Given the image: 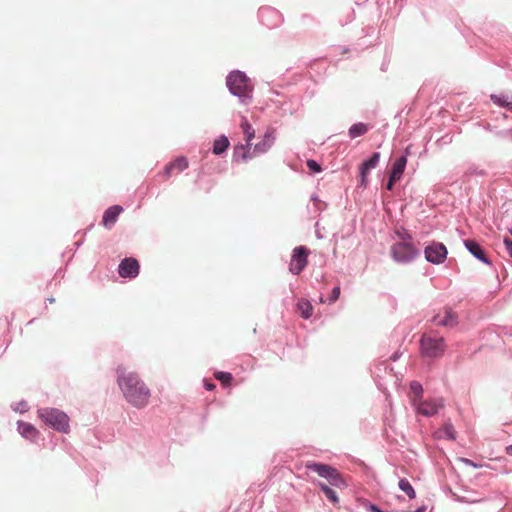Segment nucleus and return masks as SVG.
<instances>
[{"instance_id":"obj_38","label":"nucleus","mask_w":512,"mask_h":512,"mask_svg":"<svg viewBox=\"0 0 512 512\" xmlns=\"http://www.w3.org/2000/svg\"><path fill=\"white\" fill-rule=\"evenodd\" d=\"M14 411H18L20 413H25L29 410L28 403L25 400H21L16 403V406H12Z\"/></svg>"},{"instance_id":"obj_29","label":"nucleus","mask_w":512,"mask_h":512,"mask_svg":"<svg viewBox=\"0 0 512 512\" xmlns=\"http://www.w3.org/2000/svg\"><path fill=\"white\" fill-rule=\"evenodd\" d=\"M398 487L401 491H403L409 499H414L416 497V492L411 483L406 479L402 478L398 482Z\"/></svg>"},{"instance_id":"obj_18","label":"nucleus","mask_w":512,"mask_h":512,"mask_svg":"<svg viewBox=\"0 0 512 512\" xmlns=\"http://www.w3.org/2000/svg\"><path fill=\"white\" fill-rule=\"evenodd\" d=\"M306 468L317 473L319 477L327 479L335 467L327 463L312 461L306 464Z\"/></svg>"},{"instance_id":"obj_37","label":"nucleus","mask_w":512,"mask_h":512,"mask_svg":"<svg viewBox=\"0 0 512 512\" xmlns=\"http://www.w3.org/2000/svg\"><path fill=\"white\" fill-rule=\"evenodd\" d=\"M452 139H453L452 135L445 134L444 136H442L436 140V145L438 147H443L445 145L452 143Z\"/></svg>"},{"instance_id":"obj_21","label":"nucleus","mask_w":512,"mask_h":512,"mask_svg":"<svg viewBox=\"0 0 512 512\" xmlns=\"http://www.w3.org/2000/svg\"><path fill=\"white\" fill-rule=\"evenodd\" d=\"M328 481V485L338 488V489H346L348 487V483L343 477V475L339 472L337 468L333 469V472L330 473V476L326 479Z\"/></svg>"},{"instance_id":"obj_12","label":"nucleus","mask_w":512,"mask_h":512,"mask_svg":"<svg viewBox=\"0 0 512 512\" xmlns=\"http://www.w3.org/2000/svg\"><path fill=\"white\" fill-rule=\"evenodd\" d=\"M17 430L19 434L29 440L32 443H37L40 437V432L37 428L31 423L25 422L23 420H19L17 422Z\"/></svg>"},{"instance_id":"obj_2","label":"nucleus","mask_w":512,"mask_h":512,"mask_svg":"<svg viewBox=\"0 0 512 512\" xmlns=\"http://www.w3.org/2000/svg\"><path fill=\"white\" fill-rule=\"evenodd\" d=\"M225 84L229 93L237 97L240 104L249 105L252 102L254 86L246 72L239 69L230 71Z\"/></svg>"},{"instance_id":"obj_40","label":"nucleus","mask_w":512,"mask_h":512,"mask_svg":"<svg viewBox=\"0 0 512 512\" xmlns=\"http://www.w3.org/2000/svg\"><path fill=\"white\" fill-rule=\"evenodd\" d=\"M503 244L505 246V249H506L508 255L512 258V239L509 237H504Z\"/></svg>"},{"instance_id":"obj_22","label":"nucleus","mask_w":512,"mask_h":512,"mask_svg":"<svg viewBox=\"0 0 512 512\" xmlns=\"http://www.w3.org/2000/svg\"><path fill=\"white\" fill-rule=\"evenodd\" d=\"M491 101L501 107L509 110L512 112V95L508 94H491L490 95Z\"/></svg>"},{"instance_id":"obj_11","label":"nucleus","mask_w":512,"mask_h":512,"mask_svg":"<svg viewBox=\"0 0 512 512\" xmlns=\"http://www.w3.org/2000/svg\"><path fill=\"white\" fill-rule=\"evenodd\" d=\"M414 405L416 407V411L419 414H422L425 417H432L436 415L441 408L444 407V401L442 398H436L430 401H421L419 405H416L414 401Z\"/></svg>"},{"instance_id":"obj_33","label":"nucleus","mask_w":512,"mask_h":512,"mask_svg":"<svg viewBox=\"0 0 512 512\" xmlns=\"http://www.w3.org/2000/svg\"><path fill=\"white\" fill-rule=\"evenodd\" d=\"M306 166H307L308 170L310 172H312L313 174H318V173L322 172V170H323L321 164L315 159H308L306 161Z\"/></svg>"},{"instance_id":"obj_34","label":"nucleus","mask_w":512,"mask_h":512,"mask_svg":"<svg viewBox=\"0 0 512 512\" xmlns=\"http://www.w3.org/2000/svg\"><path fill=\"white\" fill-rule=\"evenodd\" d=\"M409 387H410L411 392L415 396L419 397V399L421 400L422 399V394H423V386H422V384L419 381L413 380V381L410 382Z\"/></svg>"},{"instance_id":"obj_36","label":"nucleus","mask_w":512,"mask_h":512,"mask_svg":"<svg viewBox=\"0 0 512 512\" xmlns=\"http://www.w3.org/2000/svg\"><path fill=\"white\" fill-rule=\"evenodd\" d=\"M340 291H341L340 286H335L332 288L331 293H330L329 297L327 298L328 304L331 305L339 299Z\"/></svg>"},{"instance_id":"obj_52","label":"nucleus","mask_w":512,"mask_h":512,"mask_svg":"<svg viewBox=\"0 0 512 512\" xmlns=\"http://www.w3.org/2000/svg\"><path fill=\"white\" fill-rule=\"evenodd\" d=\"M315 234H316L317 239L323 238V235L318 230H316Z\"/></svg>"},{"instance_id":"obj_8","label":"nucleus","mask_w":512,"mask_h":512,"mask_svg":"<svg viewBox=\"0 0 512 512\" xmlns=\"http://www.w3.org/2000/svg\"><path fill=\"white\" fill-rule=\"evenodd\" d=\"M260 23L269 29L279 27L283 22L282 14L274 7L262 6L258 10Z\"/></svg>"},{"instance_id":"obj_19","label":"nucleus","mask_w":512,"mask_h":512,"mask_svg":"<svg viewBox=\"0 0 512 512\" xmlns=\"http://www.w3.org/2000/svg\"><path fill=\"white\" fill-rule=\"evenodd\" d=\"M275 136L273 131H266L263 138L254 145V154L266 153L274 144Z\"/></svg>"},{"instance_id":"obj_3","label":"nucleus","mask_w":512,"mask_h":512,"mask_svg":"<svg viewBox=\"0 0 512 512\" xmlns=\"http://www.w3.org/2000/svg\"><path fill=\"white\" fill-rule=\"evenodd\" d=\"M38 416L45 425L57 432L67 434L70 431V419L68 415L58 408H41L38 410Z\"/></svg>"},{"instance_id":"obj_20","label":"nucleus","mask_w":512,"mask_h":512,"mask_svg":"<svg viewBox=\"0 0 512 512\" xmlns=\"http://www.w3.org/2000/svg\"><path fill=\"white\" fill-rule=\"evenodd\" d=\"M230 147V141L228 137L224 134L217 137L212 146V153L217 156H221L224 154L228 148Z\"/></svg>"},{"instance_id":"obj_51","label":"nucleus","mask_w":512,"mask_h":512,"mask_svg":"<svg viewBox=\"0 0 512 512\" xmlns=\"http://www.w3.org/2000/svg\"><path fill=\"white\" fill-rule=\"evenodd\" d=\"M46 301H47L49 304H52V303H54V302H55V298H54L53 296H51V297H48V298L46 299Z\"/></svg>"},{"instance_id":"obj_28","label":"nucleus","mask_w":512,"mask_h":512,"mask_svg":"<svg viewBox=\"0 0 512 512\" xmlns=\"http://www.w3.org/2000/svg\"><path fill=\"white\" fill-rule=\"evenodd\" d=\"M441 433L443 434L442 437L446 440L454 441L456 439V432L450 420L444 422Z\"/></svg>"},{"instance_id":"obj_41","label":"nucleus","mask_w":512,"mask_h":512,"mask_svg":"<svg viewBox=\"0 0 512 512\" xmlns=\"http://www.w3.org/2000/svg\"><path fill=\"white\" fill-rule=\"evenodd\" d=\"M216 388V384L212 381L204 380V389L207 391H213Z\"/></svg>"},{"instance_id":"obj_35","label":"nucleus","mask_w":512,"mask_h":512,"mask_svg":"<svg viewBox=\"0 0 512 512\" xmlns=\"http://www.w3.org/2000/svg\"><path fill=\"white\" fill-rule=\"evenodd\" d=\"M396 235L399 239H401L400 242H411L412 235L408 230H406L404 227H401L399 230H396Z\"/></svg>"},{"instance_id":"obj_32","label":"nucleus","mask_w":512,"mask_h":512,"mask_svg":"<svg viewBox=\"0 0 512 512\" xmlns=\"http://www.w3.org/2000/svg\"><path fill=\"white\" fill-rule=\"evenodd\" d=\"M370 171L364 168L363 166H359V183L358 186L361 188H366L368 185V175Z\"/></svg>"},{"instance_id":"obj_1","label":"nucleus","mask_w":512,"mask_h":512,"mask_svg":"<svg viewBox=\"0 0 512 512\" xmlns=\"http://www.w3.org/2000/svg\"><path fill=\"white\" fill-rule=\"evenodd\" d=\"M117 383L125 400L137 409L144 408L151 396L150 389L135 372L117 369Z\"/></svg>"},{"instance_id":"obj_47","label":"nucleus","mask_w":512,"mask_h":512,"mask_svg":"<svg viewBox=\"0 0 512 512\" xmlns=\"http://www.w3.org/2000/svg\"><path fill=\"white\" fill-rule=\"evenodd\" d=\"M509 132H510V130L497 131V132H496V135H497V136H505V135H507Z\"/></svg>"},{"instance_id":"obj_9","label":"nucleus","mask_w":512,"mask_h":512,"mask_svg":"<svg viewBox=\"0 0 512 512\" xmlns=\"http://www.w3.org/2000/svg\"><path fill=\"white\" fill-rule=\"evenodd\" d=\"M117 272L122 278L134 279L140 273V263L134 257H125L120 261Z\"/></svg>"},{"instance_id":"obj_5","label":"nucleus","mask_w":512,"mask_h":512,"mask_svg":"<svg viewBox=\"0 0 512 512\" xmlns=\"http://www.w3.org/2000/svg\"><path fill=\"white\" fill-rule=\"evenodd\" d=\"M420 255V250L411 242H397L391 246V257L399 264H408Z\"/></svg>"},{"instance_id":"obj_31","label":"nucleus","mask_w":512,"mask_h":512,"mask_svg":"<svg viewBox=\"0 0 512 512\" xmlns=\"http://www.w3.org/2000/svg\"><path fill=\"white\" fill-rule=\"evenodd\" d=\"M215 378L221 382V384L225 387L229 386L233 380V376L230 372L227 371H217L215 373Z\"/></svg>"},{"instance_id":"obj_44","label":"nucleus","mask_w":512,"mask_h":512,"mask_svg":"<svg viewBox=\"0 0 512 512\" xmlns=\"http://www.w3.org/2000/svg\"><path fill=\"white\" fill-rule=\"evenodd\" d=\"M462 460H463V462H464V463H466V464H467V465H469V466H472V467H475V468L479 467V465H478V464L474 463V462H473L472 460H470V459L464 458V459H462Z\"/></svg>"},{"instance_id":"obj_10","label":"nucleus","mask_w":512,"mask_h":512,"mask_svg":"<svg viewBox=\"0 0 512 512\" xmlns=\"http://www.w3.org/2000/svg\"><path fill=\"white\" fill-rule=\"evenodd\" d=\"M463 244L467 251L479 262L487 265L492 266V261L487 255V251L485 248L476 240L474 239H464Z\"/></svg>"},{"instance_id":"obj_50","label":"nucleus","mask_w":512,"mask_h":512,"mask_svg":"<svg viewBox=\"0 0 512 512\" xmlns=\"http://www.w3.org/2000/svg\"><path fill=\"white\" fill-rule=\"evenodd\" d=\"M310 199H311L312 201H314V202H319V201H320L319 197H318L316 194H312V195H311V197H310Z\"/></svg>"},{"instance_id":"obj_16","label":"nucleus","mask_w":512,"mask_h":512,"mask_svg":"<svg viewBox=\"0 0 512 512\" xmlns=\"http://www.w3.org/2000/svg\"><path fill=\"white\" fill-rule=\"evenodd\" d=\"M313 484L325 496L329 503H331L334 507H339L340 499L337 492L333 489L332 486H329L328 484L319 480L314 481Z\"/></svg>"},{"instance_id":"obj_39","label":"nucleus","mask_w":512,"mask_h":512,"mask_svg":"<svg viewBox=\"0 0 512 512\" xmlns=\"http://www.w3.org/2000/svg\"><path fill=\"white\" fill-rule=\"evenodd\" d=\"M399 180H400L399 178H392V175L389 174V177H388V180L386 182L385 188L388 191H392L394 189L395 183L398 182Z\"/></svg>"},{"instance_id":"obj_49","label":"nucleus","mask_w":512,"mask_h":512,"mask_svg":"<svg viewBox=\"0 0 512 512\" xmlns=\"http://www.w3.org/2000/svg\"><path fill=\"white\" fill-rule=\"evenodd\" d=\"M425 510H426V506L422 505L411 512H424Z\"/></svg>"},{"instance_id":"obj_25","label":"nucleus","mask_w":512,"mask_h":512,"mask_svg":"<svg viewBox=\"0 0 512 512\" xmlns=\"http://www.w3.org/2000/svg\"><path fill=\"white\" fill-rule=\"evenodd\" d=\"M369 130V125L364 122H357L350 126L348 129V136L350 139L365 135Z\"/></svg>"},{"instance_id":"obj_53","label":"nucleus","mask_w":512,"mask_h":512,"mask_svg":"<svg viewBox=\"0 0 512 512\" xmlns=\"http://www.w3.org/2000/svg\"><path fill=\"white\" fill-rule=\"evenodd\" d=\"M326 301H327V300H325V299H324L323 295H320V297H319V302H320V303H324V302H326Z\"/></svg>"},{"instance_id":"obj_26","label":"nucleus","mask_w":512,"mask_h":512,"mask_svg":"<svg viewBox=\"0 0 512 512\" xmlns=\"http://www.w3.org/2000/svg\"><path fill=\"white\" fill-rule=\"evenodd\" d=\"M240 127L245 135V144H252L251 141L255 137V130L246 117H242Z\"/></svg>"},{"instance_id":"obj_13","label":"nucleus","mask_w":512,"mask_h":512,"mask_svg":"<svg viewBox=\"0 0 512 512\" xmlns=\"http://www.w3.org/2000/svg\"><path fill=\"white\" fill-rule=\"evenodd\" d=\"M189 166L187 157L178 156L174 160L167 163L163 169V175L169 178L173 172L180 173L186 170Z\"/></svg>"},{"instance_id":"obj_48","label":"nucleus","mask_w":512,"mask_h":512,"mask_svg":"<svg viewBox=\"0 0 512 512\" xmlns=\"http://www.w3.org/2000/svg\"><path fill=\"white\" fill-rule=\"evenodd\" d=\"M506 454L512 456V444L505 448Z\"/></svg>"},{"instance_id":"obj_46","label":"nucleus","mask_w":512,"mask_h":512,"mask_svg":"<svg viewBox=\"0 0 512 512\" xmlns=\"http://www.w3.org/2000/svg\"><path fill=\"white\" fill-rule=\"evenodd\" d=\"M355 19V11L352 9L348 15V21L351 22Z\"/></svg>"},{"instance_id":"obj_54","label":"nucleus","mask_w":512,"mask_h":512,"mask_svg":"<svg viewBox=\"0 0 512 512\" xmlns=\"http://www.w3.org/2000/svg\"><path fill=\"white\" fill-rule=\"evenodd\" d=\"M509 232H510V234H511V236H512V228L509 230Z\"/></svg>"},{"instance_id":"obj_17","label":"nucleus","mask_w":512,"mask_h":512,"mask_svg":"<svg viewBox=\"0 0 512 512\" xmlns=\"http://www.w3.org/2000/svg\"><path fill=\"white\" fill-rule=\"evenodd\" d=\"M251 146L252 144L242 143L235 145L233 148L232 160L234 162H246L250 160L253 157L252 153L250 152Z\"/></svg>"},{"instance_id":"obj_7","label":"nucleus","mask_w":512,"mask_h":512,"mask_svg":"<svg viewBox=\"0 0 512 512\" xmlns=\"http://www.w3.org/2000/svg\"><path fill=\"white\" fill-rule=\"evenodd\" d=\"M309 249L306 246L300 245L292 250L291 262L289 271L293 275H299L308 264Z\"/></svg>"},{"instance_id":"obj_14","label":"nucleus","mask_w":512,"mask_h":512,"mask_svg":"<svg viewBox=\"0 0 512 512\" xmlns=\"http://www.w3.org/2000/svg\"><path fill=\"white\" fill-rule=\"evenodd\" d=\"M431 322L437 326L449 328L456 327L459 323L457 314L453 312L451 308L445 309V315L443 317L439 315L433 316Z\"/></svg>"},{"instance_id":"obj_43","label":"nucleus","mask_w":512,"mask_h":512,"mask_svg":"<svg viewBox=\"0 0 512 512\" xmlns=\"http://www.w3.org/2000/svg\"><path fill=\"white\" fill-rule=\"evenodd\" d=\"M410 154H411V145L407 146L400 156H406V161H408V156Z\"/></svg>"},{"instance_id":"obj_27","label":"nucleus","mask_w":512,"mask_h":512,"mask_svg":"<svg viewBox=\"0 0 512 512\" xmlns=\"http://www.w3.org/2000/svg\"><path fill=\"white\" fill-rule=\"evenodd\" d=\"M380 157V152L374 151L367 158H365L360 165L371 171L379 164Z\"/></svg>"},{"instance_id":"obj_42","label":"nucleus","mask_w":512,"mask_h":512,"mask_svg":"<svg viewBox=\"0 0 512 512\" xmlns=\"http://www.w3.org/2000/svg\"><path fill=\"white\" fill-rule=\"evenodd\" d=\"M401 355L402 353L400 351H395L394 353L391 354L390 360L395 362L401 357Z\"/></svg>"},{"instance_id":"obj_4","label":"nucleus","mask_w":512,"mask_h":512,"mask_svg":"<svg viewBox=\"0 0 512 512\" xmlns=\"http://www.w3.org/2000/svg\"><path fill=\"white\" fill-rule=\"evenodd\" d=\"M419 347L423 357L437 359L445 353L446 343L443 337L434 338L423 334L419 340Z\"/></svg>"},{"instance_id":"obj_30","label":"nucleus","mask_w":512,"mask_h":512,"mask_svg":"<svg viewBox=\"0 0 512 512\" xmlns=\"http://www.w3.org/2000/svg\"><path fill=\"white\" fill-rule=\"evenodd\" d=\"M358 503L359 506L363 507L367 512H387L377 504L372 503L370 500L365 498H359Z\"/></svg>"},{"instance_id":"obj_24","label":"nucleus","mask_w":512,"mask_h":512,"mask_svg":"<svg viewBox=\"0 0 512 512\" xmlns=\"http://www.w3.org/2000/svg\"><path fill=\"white\" fill-rule=\"evenodd\" d=\"M407 166L406 156H399L392 164L390 173L392 178L401 179Z\"/></svg>"},{"instance_id":"obj_45","label":"nucleus","mask_w":512,"mask_h":512,"mask_svg":"<svg viewBox=\"0 0 512 512\" xmlns=\"http://www.w3.org/2000/svg\"><path fill=\"white\" fill-rule=\"evenodd\" d=\"M83 244V240H79L77 242L74 243L75 245V250L72 252V255H71V258L74 256V253L75 251Z\"/></svg>"},{"instance_id":"obj_23","label":"nucleus","mask_w":512,"mask_h":512,"mask_svg":"<svg viewBox=\"0 0 512 512\" xmlns=\"http://www.w3.org/2000/svg\"><path fill=\"white\" fill-rule=\"evenodd\" d=\"M297 309L300 311V316L308 320L313 315V305L310 300L306 298H300L296 303Z\"/></svg>"},{"instance_id":"obj_6","label":"nucleus","mask_w":512,"mask_h":512,"mask_svg":"<svg viewBox=\"0 0 512 512\" xmlns=\"http://www.w3.org/2000/svg\"><path fill=\"white\" fill-rule=\"evenodd\" d=\"M448 250L442 242L431 241L424 248L425 260L434 265H440L447 259Z\"/></svg>"},{"instance_id":"obj_15","label":"nucleus","mask_w":512,"mask_h":512,"mask_svg":"<svg viewBox=\"0 0 512 512\" xmlns=\"http://www.w3.org/2000/svg\"><path fill=\"white\" fill-rule=\"evenodd\" d=\"M121 205H112L108 207L102 216V224L105 228L111 229L118 220L119 215L123 212Z\"/></svg>"}]
</instances>
